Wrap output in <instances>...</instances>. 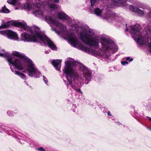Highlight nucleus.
<instances>
[{
	"instance_id": "f257e3e1",
	"label": "nucleus",
	"mask_w": 151,
	"mask_h": 151,
	"mask_svg": "<svg viewBox=\"0 0 151 151\" xmlns=\"http://www.w3.org/2000/svg\"><path fill=\"white\" fill-rule=\"evenodd\" d=\"M81 29L83 31L81 34V40L85 44L97 48L99 47V41L100 39V42L102 46V53L80 44L76 36L71 33L68 35L67 38L69 42L74 47L78 48L90 54L105 58H108L110 54L115 52L118 50L117 45L111 39L105 37L100 38L99 37L95 36L93 30L88 27H82Z\"/></svg>"
},
{
	"instance_id": "f03ea898",
	"label": "nucleus",
	"mask_w": 151,
	"mask_h": 151,
	"mask_svg": "<svg viewBox=\"0 0 151 151\" xmlns=\"http://www.w3.org/2000/svg\"><path fill=\"white\" fill-rule=\"evenodd\" d=\"M12 26L19 27L24 30L30 32V36L26 33L22 35V40L24 42H36L39 40L45 44H47L52 50H57V47L45 35L41 34L38 27L34 26L31 28L27 26L26 23L24 22H20L12 20L6 23L3 22L0 26V29L7 28Z\"/></svg>"
},
{
	"instance_id": "7ed1b4c3",
	"label": "nucleus",
	"mask_w": 151,
	"mask_h": 151,
	"mask_svg": "<svg viewBox=\"0 0 151 151\" xmlns=\"http://www.w3.org/2000/svg\"><path fill=\"white\" fill-rule=\"evenodd\" d=\"M6 55H9L8 58H6L9 63L10 68L14 74L18 75L23 79H26V76L24 74L19 71H14L12 68V64L17 69L22 70L24 73L28 72V75L31 77L34 76L35 78H39L41 76L40 72L38 70L35 65L29 59L26 58L24 55L17 51H14L12 55L21 59H19L12 58L10 54L8 52L6 53Z\"/></svg>"
},
{
	"instance_id": "20e7f679",
	"label": "nucleus",
	"mask_w": 151,
	"mask_h": 151,
	"mask_svg": "<svg viewBox=\"0 0 151 151\" xmlns=\"http://www.w3.org/2000/svg\"><path fill=\"white\" fill-rule=\"evenodd\" d=\"M65 65L63 71L65 74L67 81H65L67 87L70 86L74 90L80 92H82L80 88H78L77 82L79 79V76L76 70L72 66L74 65L75 62L73 59L70 58H67L65 62Z\"/></svg>"
},
{
	"instance_id": "39448f33",
	"label": "nucleus",
	"mask_w": 151,
	"mask_h": 151,
	"mask_svg": "<svg viewBox=\"0 0 151 151\" xmlns=\"http://www.w3.org/2000/svg\"><path fill=\"white\" fill-rule=\"evenodd\" d=\"M130 28L131 35L138 44H145L151 41L148 46L151 52V23L148 24L145 29V32L143 33L140 32L141 27L138 24L132 26Z\"/></svg>"
},
{
	"instance_id": "423d86ee",
	"label": "nucleus",
	"mask_w": 151,
	"mask_h": 151,
	"mask_svg": "<svg viewBox=\"0 0 151 151\" xmlns=\"http://www.w3.org/2000/svg\"><path fill=\"white\" fill-rule=\"evenodd\" d=\"M36 3H34L32 6L33 11L32 14L37 17H44L43 12L42 9H43L45 6V5L52 9H55L60 7L59 6H57L54 4L49 2H42L40 0H37ZM7 2L10 4L17 6L15 9H18L20 6V3L19 0H7Z\"/></svg>"
},
{
	"instance_id": "0eeeda50",
	"label": "nucleus",
	"mask_w": 151,
	"mask_h": 151,
	"mask_svg": "<svg viewBox=\"0 0 151 151\" xmlns=\"http://www.w3.org/2000/svg\"><path fill=\"white\" fill-rule=\"evenodd\" d=\"M94 13L96 15L101 16L104 19H105L109 22L114 19L119 21L121 19V17L117 14L108 9L101 10L97 8L94 10Z\"/></svg>"
},
{
	"instance_id": "6e6552de",
	"label": "nucleus",
	"mask_w": 151,
	"mask_h": 151,
	"mask_svg": "<svg viewBox=\"0 0 151 151\" xmlns=\"http://www.w3.org/2000/svg\"><path fill=\"white\" fill-rule=\"evenodd\" d=\"M0 34L10 39L16 40H18V37L16 33L11 30L1 31Z\"/></svg>"
},
{
	"instance_id": "1a4fd4ad",
	"label": "nucleus",
	"mask_w": 151,
	"mask_h": 151,
	"mask_svg": "<svg viewBox=\"0 0 151 151\" xmlns=\"http://www.w3.org/2000/svg\"><path fill=\"white\" fill-rule=\"evenodd\" d=\"M45 19L47 22L49 24H52L56 26L60 29L64 30L66 28L65 26L63 25L62 23L59 22L53 19L50 17H46Z\"/></svg>"
},
{
	"instance_id": "9d476101",
	"label": "nucleus",
	"mask_w": 151,
	"mask_h": 151,
	"mask_svg": "<svg viewBox=\"0 0 151 151\" xmlns=\"http://www.w3.org/2000/svg\"><path fill=\"white\" fill-rule=\"evenodd\" d=\"M57 15L58 17L60 19H64L65 20H67L68 21V22L70 21V22L69 23V24L70 26H71L72 27H73V26L75 28H73V29H76L77 28V24H73V21H72L71 20L70 18L67 15L65 14L63 12H62L58 13Z\"/></svg>"
},
{
	"instance_id": "9b49d317",
	"label": "nucleus",
	"mask_w": 151,
	"mask_h": 151,
	"mask_svg": "<svg viewBox=\"0 0 151 151\" xmlns=\"http://www.w3.org/2000/svg\"><path fill=\"white\" fill-rule=\"evenodd\" d=\"M111 5L108 4V6L110 8H114L117 6H119L118 5L119 4H121V6H125L126 2L125 0H112Z\"/></svg>"
},
{
	"instance_id": "f8f14e48",
	"label": "nucleus",
	"mask_w": 151,
	"mask_h": 151,
	"mask_svg": "<svg viewBox=\"0 0 151 151\" xmlns=\"http://www.w3.org/2000/svg\"><path fill=\"white\" fill-rule=\"evenodd\" d=\"M129 9L131 11L137 13L139 16L142 17H146V15L145 14V12L137 7L130 5L129 6Z\"/></svg>"
},
{
	"instance_id": "ddd939ff",
	"label": "nucleus",
	"mask_w": 151,
	"mask_h": 151,
	"mask_svg": "<svg viewBox=\"0 0 151 151\" xmlns=\"http://www.w3.org/2000/svg\"><path fill=\"white\" fill-rule=\"evenodd\" d=\"M83 76L85 78V80L87 81V82H86V83L88 84V81H89L91 79V72L86 68L84 67L83 70Z\"/></svg>"
},
{
	"instance_id": "4468645a",
	"label": "nucleus",
	"mask_w": 151,
	"mask_h": 151,
	"mask_svg": "<svg viewBox=\"0 0 151 151\" xmlns=\"http://www.w3.org/2000/svg\"><path fill=\"white\" fill-rule=\"evenodd\" d=\"M61 60H57L52 61V63L55 69L58 71H60Z\"/></svg>"
},
{
	"instance_id": "2eb2a0df",
	"label": "nucleus",
	"mask_w": 151,
	"mask_h": 151,
	"mask_svg": "<svg viewBox=\"0 0 151 151\" xmlns=\"http://www.w3.org/2000/svg\"><path fill=\"white\" fill-rule=\"evenodd\" d=\"M23 8L24 9L28 10H30L32 8L31 4L29 3H27L25 4L23 6Z\"/></svg>"
},
{
	"instance_id": "dca6fc26",
	"label": "nucleus",
	"mask_w": 151,
	"mask_h": 151,
	"mask_svg": "<svg viewBox=\"0 0 151 151\" xmlns=\"http://www.w3.org/2000/svg\"><path fill=\"white\" fill-rule=\"evenodd\" d=\"M2 12L3 13H8L10 12L9 10L5 6L2 8Z\"/></svg>"
},
{
	"instance_id": "f3484780",
	"label": "nucleus",
	"mask_w": 151,
	"mask_h": 151,
	"mask_svg": "<svg viewBox=\"0 0 151 151\" xmlns=\"http://www.w3.org/2000/svg\"><path fill=\"white\" fill-rule=\"evenodd\" d=\"M99 1V0H90V2L91 6H93L94 5L97 4Z\"/></svg>"
},
{
	"instance_id": "a211bd4d",
	"label": "nucleus",
	"mask_w": 151,
	"mask_h": 151,
	"mask_svg": "<svg viewBox=\"0 0 151 151\" xmlns=\"http://www.w3.org/2000/svg\"><path fill=\"white\" fill-rule=\"evenodd\" d=\"M146 18L151 19V9H149V12L146 15Z\"/></svg>"
},
{
	"instance_id": "6ab92c4d",
	"label": "nucleus",
	"mask_w": 151,
	"mask_h": 151,
	"mask_svg": "<svg viewBox=\"0 0 151 151\" xmlns=\"http://www.w3.org/2000/svg\"><path fill=\"white\" fill-rule=\"evenodd\" d=\"M6 52L4 53H1L0 52V56L3 57L4 58H8L9 55H6Z\"/></svg>"
},
{
	"instance_id": "aec40b11",
	"label": "nucleus",
	"mask_w": 151,
	"mask_h": 151,
	"mask_svg": "<svg viewBox=\"0 0 151 151\" xmlns=\"http://www.w3.org/2000/svg\"><path fill=\"white\" fill-rule=\"evenodd\" d=\"M7 114L10 116H12L13 115V113L10 111H8L7 112Z\"/></svg>"
},
{
	"instance_id": "412c9836",
	"label": "nucleus",
	"mask_w": 151,
	"mask_h": 151,
	"mask_svg": "<svg viewBox=\"0 0 151 151\" xmlns=\"http://www.w3.org/2000/svg\"><path fill=\"white\" fill-rule=\"evenodd\" d=\"M43 80L44 81L45 83L47 84V79L44 76H43Z\"/></svg>"
},
{
	"instance_id": "4be33fe9",
	"label": "nucleus",
	"mask_w": 151,
	"mask_h": 151,
	"mask_svg": "<svg viewBox=\"0 0 151 151\" xmlns=\"http://www.w3.org/2000/svg\"><path fill=\"white\" fill-rule=\"evenodd\" d=\"M121 63L123 65H125L126 64H128V62L126 61L122 62Z\"/></svg>"
},
{
	"instance_id": "5701e85b",
	"label": "nucleus",
	"mask_w": 151,
	"mask_h": 151,
	"mask_svg": "<svg viewBox=\"0 0 151 151\" xmlns=\"http://www.w3.org/2000/svg\"><path fill=\"white\" fill-rule=\"evenodd\" d=\"M38 150L39 151H45V149H44L42 147H41L40 148H38Z\"/></svg>"
},
{
	"instance_id": "b1692460",
	"label": "nucleus",
	"mask_w": 151,
	"mask_h": 151,
	"mask_svg": "<svg viewBox=\"0 0 151 151\" xmlns=\"http://www.w3.org/2000/svg\"><path fill=\"white\" fill-rule=\"evenodd\" d=\"M126 59L127 60H129L130 62H131L133 60V59L132 58H130H130L129 57H127L126 58Z\"/></svg>"
},
{
	"instance_id": "393cba45",
	"label": "nucleus",
	"mask_w": 151,
	"mask_h": 151,
	"mask_svg": "<svg viewBox=\"0 0 151 151\" xmlns=\"http://www.w3.org/2000/svg\"><path fill=\"white\" fill-rule=\"evenodd\" d=\"M59 0H54V1L56 3H58L59 2Z\"/></svg>"
},
{
	"instance_id": "a878e982",
	"label": "nucleus",
	"mask_w": 151,
	"mask_h": 151,
	"mask_svg": "<svg viewBox=\"0 0 151 151\" xmlns=\"http://www.w3.org/2000/svg\"><path fill=\"white\" fill-rule=\"evenodd\" d=\"M139 7H140L141 8H143V9H144L145 8V6H139Z\"/></svg>"
},
{
	"instance_id": "bb28decb",
	"label": "nucleus",
	"mask_w": 151,
	"mask_h": 151,
	"mask_svg": "<svg viewBox=\"0 0 151 151\" xmlns=\"http://www.w3.org/2000/svg\"><path fill=\"white\" fill-rule=\"evenodd\" d=\"M45 53L47 54V53H49L50 52V51L47 50V51H45Z\"/></svg>"
},
{
	"instance_id": "cd10ccee",
	"label": "nucleus",
	"mask_w": 151,
	"mask_h": 151,
	"mask_svg": "<svg viewBox=\"0 0 151 151\" xmlns=\"http://www.w3.org/2000/svg\"><path fill=\"white\" fill-rule=\"evenodd\" d=\"M108 115H111V114H110V111H108Z\"/></svg>"
},
{
	"instance_id": "c85d7f7f",
	"label": "nucleus",
	"mask_w": 151,
	"mask_h": 151,
	"mask_svg": "<svg viewBox=\"0 0 151 151\" xmlns=\"http://www.w3.org/2000/svg\"><path fill=\"white\" fill-rule=\"evenodd\" d=\"M128 29L127 28H126V29L125 31H128Z\"/></svg>"
},
{
	"instance_id": "c756f323",
	"label": "nucleus",
	"mask_w": 151,
	"mask_h": 151,
	"mask_svg": "<svg viewBox=\"0 0 151 151\" xmlns=\"http://www.w3.org/2000/svg\"><path fill=\"white\" fill-rule=\"evenodd\" d=\"M2 51H4V50H2Z\"/></svg>"
},
{
	"instance_id": "7c9ffc66",
	"label": "nucleus",
	"mask_w": 151,
	"mask_h": 151,
	"mask_svg": "<svg viewBox=\"0 0 151 151\" xmlns=\"http://www.w3.org/2000/svg\"><path fill=\"white\" fill-rule=\"evenodd\" d=\"M127 1H129V0H127Z\"/></svg>"
},
{
	"instance_id": "2f4dec72",
	"label": "nucleus",
	"mask_w": 151,
	"mask_h": 151,
	"mask_svg": "<svg viewBox=\"0 0 151 151\" xmlns=\"http://www.w3.org/2000/svg\"><path fill=\"white\" fill-rule=\"evenodd\" d=\"M150 120H151V119H150Z\"/></svg>"
}]
</instances>
